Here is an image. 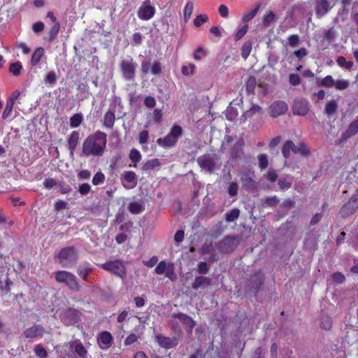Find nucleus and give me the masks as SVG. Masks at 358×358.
<instances>
[{
    "instance_id": "ddd939ff",
    "label": "nucleus",
    "mask_w": 358,
    "mask_h": 358,
    "mask_svg": "<svg viewBox=\"0 0 358 358\" xmlns=\"http://www.w3.org/2000/svg\"><path fill=\"white\" fill-rule=\"evenodd\" d=\"M155 13V7L144 2L138 8L137 15L142 20H149L154 16Z\"/></svg>"
},
{
    "instance_id": "c9c22d12",
    "label": "nucleus",
    "mask_w": 358,
    "mask_h": 358,
    "mask_svg": "<svg viewBox=\"0 0 358 358\" xmlns=\"http://www.w3.org/2000/svg\"><path fill=\"white\" fill-rule=\"evenodd\" d=\"M252 50L251 41H246L243 43L241 48V56L244 59H246L250 55Z\"/></svg>"
},
{
    "instance_id": "412c9836",
    "label": "nucleus",
    "mask_w": 358,
    "mask_h": 358,
    "mask_svg": "<svg viewBox=\"0 0 358 358\" xmlns=\"http://www.w3.org/2000/svg\"><path fill=\"white\" fill-rule=\"evenodd\" d=\"M113 341V337L110 332L103 331L98 337V343L101 349L108 348Z\"/></svg>"
},
{
    "instance_id": "9d476101",
    "label": "nucleus",
    "mask_w": 358,
    "mask_h": 358,
    "mask_svg": "<svg viewBox=\"0 0 358 358\" xmlns=\"http://www.w3.org/2000/svg\"><path fill=\"white\" fill-rule=\"evenodd\" d=\"M120 180L123 187L128 189L134 188L138 182L136 174L131 171L123 172L120 176Z\"/></svg>"
},
{
    "instance_id": "7c9ffc66",
    "label": "nucleus",
    "mask_w": 358,
    "mask_h": 358,
    "mask_svg": "<svg viewBox=\"0 0 358 358\" xmlns=\"http://www.w3.org/2000/svg\"><path fill=\"white\" fill-rule=\"evenodd\" d=\"M292 178L288 176L280 178L278 181L280 188L283 190L289 189L292 185Z\"/></svg>"
},
{
    "instance_id": "603ef678",
    "label": "nucleus",
    "mask_w": 358,
    "mask_h": 358,
    "mask_svg": "<svg viewBox=\"0 0 358 358\" xmlns=\"http://www.w3.org/2000/svg\"><path fill=\"white\" fill-rule=\"evenodd\" d=\"M207 55V52L202 48H197L194 52V58L196 60H201Z\"/></svg>"
},
{
    "instance_id": "a19ab883",
    "label": "nucleus",
    "mask_w": 358,
    "mask_h": 358,
    "mask_svg": "<svg viewBox=\"0 0 358 358\" xmlns=\"http://www.w3.org/2000/svg\"><path fill=\"white\" fill-rule=\"evenodd\" d=\"M320 325L323 329L329 330L332 327V320L329 316H322Z\"/></svg>"
},
{
    "instance_id": "4c0bfd02",
    "label": "nucleus",
    "mask_w": 358,
    "mask_h": 358,
    "mask_svg": "<svg viewBox=\"0 0 358 358\" xmlns=\"http://www.w3.org/2000/svg\"><path fill=\"white\" fill-rule=\"evenodd\" d=\"M336 62L341 67L345 68L347 69H351L353 66V62L351 61H347L343 56L338 57Z\"/></svg>"
},
{
    "instance_id": "a211bd4d",
    "label": "nucleus",
    "mask_w": 358,
    "mask_h": 358,
    "mask_svg": "<svg viewBox=\"0 0 358 358\" xmlns=\"http://www.w3.org/2000/svg\"><path fill=\"white\" fill-rule=\"evenodd\" d=\"M331 8L328 0H319L315 6V13L318 17L325 15Z\"/></svg>"
},
{
    "instance_id": "c85d7f7f",
    "label": "nucleus",
    "mask_w": 358,
    "mask_h": 358,
    "mask_svg": "<svg viewBox=\"0 0 358 358\" xmlns=\"http://www.w3.org/2000/svg\"><path fill=\"white\" fill-rule=\"evenodd\" d=\"M43 55H44V50L43 48H36L31 56V65L32 66L37 65L40 62L41 59L42 58Z\"/></svg>"
},
{
    "instance_id": "49530a36",
    "label": "nucleus",
    "mask_w": 358,
    "mask_h": 358,
    "mask_svg": "<svg viewBox=\"0 0 358 358\" xmlns=\"http://www.w3.org/2000/svg\"><path fill=\"white\" fill-rule=\"evenodd\" d=\"M257 85V81L255 77H249L246 82V90L249 93H253Z\"/></svg>"
},
{
    "instance_id": "b1692460",
    "label": "nucleus",
    "mask_w": 358,
    "mask_h": 358,
    "mask_svg": "<svg viewBox=\"0 0 358 358\" xmlns=\"http://www.w3.org/2000/svg\"><path fill=\"white\" fill-rule=\"evenodd\" d=\"M79 132L76 131H73L71 132L69 140H68V146L70 150L71 156H73L74 151L77 147L79 140Z\"/></svg>"
},
{
    "instance_id": "1a4fd4ad",
    "label": "nucleus",
    "mask_w": 358,
    "mask_h": 358,
    "mask_svg": "<svg viewBox=\"0 0 358 358\" xmlns=\"http://www.w3.org/2000/svg\"><path fill=\"white\" fill-rule=\"evenodd\" d=\"M58 259L62 266L68 267L76 260V253L73 248H63L58 254Z\"/></svg>"
},
{
    "instance_id": "dca6fc26",
    "label": "nucleus",
    "mask_w": 358,
    "mask_h": 358,
    "mask_svg": "<svg viewBox=\"0 0 358 358\" xmlns=\"http://www.w3.org/2000/svg\"><path fill=\"white\" fill-rule=\"evenodd\" d=\"M11 285H13V282L10 280L8 273H4L0 270V294H8L10 290Z\"/></svg>"
},
{
    "instance_id": "c03bdc74",
    "label": "nucleus",
    "mask_w": 358,
    "mask_h": 358,
    "mask_svg": "<svg viewBox=\"0 0 358 358\" xmlns=\"http://www.w3.org/2000/svg\"><path fill=\"white\" fill-rule=\"evenodd\" d=\"M129 159L136 165L141 159V155L140 152L136 149H132L129 153Z\"/></svg>"
},
{
    "instance_id": "aec40b11",
    "label": "nucleus",
    "mask_w": 358,
    "mask_h": 358,
    "mask_svg": "<svg viewBox=\"0 0 358 358\" xmlns=\"http://www.w3.org/2000/svg\"><path fill=\"white\" fill-rule=\"evenodd\" d=\"M358 132V119L352 121L348 127L347 129L342 134L341 140L346 141L350 137L355 136Z\"/></svg>"
},
{
    "instance_id": "052dcab7",
    "label": "nucleus",
    "mask_w": 358,
    "mask_h": 358,
    "mask_svg": "<svg viewBox=\"0 0 358 358\" xmlns=\"http://www.w3.org/2000/svg\"><path fill=\"white\" fill-rule=\"evenodd\" d=\"M59 23L55 22L50 30V40H53L57 36L59 31Z\"/></svg>"
},
{
    "instance_id": "7ed1b4c3",
    "label": "nucleus",
    "mask_w": 358,
    "mask_h": 358,
    "mask_svg": "<svg viewBox=\"0 0 358 358\" xmlns=\"http://www.w3.org/2000/svg\"><path fill=\"white\" fill-rule=\"evenodd\" d=\"M182 134V129L178 125H174L169 133L164 138H159L157 143L164 148L173 147Z\"/></svg>"
},
{
    "instance_id": "680f3d73",
    "label": "nucleus",
    "mask_w": 358,
    "mask_h": 358,
    "mask_svg": "<svg viewBox=\"0 0 358 358\" xmlns=\"http://www.w3.org/2000/svg\"><path fill=\"white\" fill-rule=\"evenodd\" d=\"M105 176L101 172H97L93 177L92 183L94 185H98L103 182Z\"/></svg>"
},
{
    "instance_id": "79ce46f5",
    "label": "nucleus",
    "mask_w": 358,
    "mask_h": 358,
    "mask_svg": "<svg viewBox=\"0 0 358 358\" xmlns=\"http://www.w3.org/2000/svg\"><path fill=\"white\" fill-rule=\"evenodd\" d=\"M168 267L169 264H167L165 261H161L156 266L155 271L158 275H162L164 274L167 271Z\"/></svg>"
},
{
    "instance_id": "4be33fe9",
    "label": "nucleus",
    "mask_w": 358,
    "mask_h": 358,
    "mask_svg": "<svg viewBox=\"0 0 358 358\" xmlns=\"http://www.w3.org/2000/svg\"><path fill=\"white\" fill-rule=\"evenodd\" d=\"M157 342L158 344L164 348H171L176 346L178 341L175 338H169L164 336L159 335L156 337Z\"/></svg>"
},
{
    "instance_id": "a18cd8bd",
    "label": "nucleus",
    "mask_w": 358,
    "mask_h": 358,
    "mask_svg": "<svg viewBox=\"0 0 358 358\" xmlns=\"http://www.w3.org/2000/svg\"><path fill=\"white\" fill-rule=\"evenodd\" d=\"M259 166L261 169H265L268 165V160L267 155L265 154H260L257 156Z\"/></svg>"
},
{
    "instance_id": "58836bf2",
    "label": "nucleus",
    "mask_w": 358,
    "mask_h": 358,
    "mask_svg": "<svg viewBox=\"0 0 358 358\" xmlns=\"http://www.w3.org/2000/svg\"><path fill=\"white\" fill-rule=\"evenodd\" d=\"M22 69V66L20 62L12 63L9 66L10 72L15 76L20 75Z\"/></svg>"
},
{
    "instance_id": "0eeeda50",
    "label": "nucleus",
    "mask_w": 358,
    "mask_h": 358,
    "mask_svg": "<svg viewBox=\"0 0 358 358\" xmlns=\"http://www.w3.org/2000/svg\"><path fill=\"white\" fill-rule=\"evenodd\" d=\"M101 267L121 278H123L126 275L124 266L120 260L107 262L101 264Z\"/></svg>"
},
{
    "instance_id": "6ab92c4d",
    "label": "nucleus",
    "mask_w": 358,
    "mask_h": 358,
    "mask_svg": "<svg viewBox=\"0 0 358 358\" xmlns=\"http://www.w3.org/2000/svg\"><path fill=\"white\" fill-rule=\"evenodd\" d=\"M93 271L92 266L87 262L80 264L78 268V274L86 282H92L88 275Z\"/></svg>"
},
{
    "instance_id": "f704fd0d",
    "label": "nucleus",
    "mask_w": 358,
    "mask_h": 358,
    "mask_svg": "<svg viewBox=\"0 0 358 358\" xmlns=\"http://www.w3.org/2000/svg\"><path fill=\"white\" fill-rule=\"evenodd\" d=\"M240 211L238 208H234L229 212H227L225 215L226 221L228 222H231L235 221L239 216Z\"/></svg>"
},
{
    "instance_id": "f8f14e48",
    "label": "nucleus",
    "mask_w": 358,
    "mask_h": 358,
    "mask_svg": "<svg viewBox=\"0 0 358 358\" xmlns=\"http://www.w3.org/2000/svg\"><path fill=\"white\" fill-rule=\"evenodd\" d=\"M217 249L223 252L228 253L236 247V241L234 237L227 236L217 244Z\"/></svg>"
},
{
    "instance_id": "c756f323",
    "label": "nucleus",
    "mask_w": 358,
    "mask_h": 358,
    "mask_svg": "<svg viewBox=\"0 0 358 358\" xmlns=\"http://www.w3.org/2000/svg\"><path fill=\"white\" fill-rule=\"evenodd\" d=\"M337 108H338V103H337L336 101H335L334 99H332L331 101H329L327 103V104L325 106V108H324V113L327 115L331 116L336 113Z\"/></svg>"
},
{
    "instance_id": "f3484780",
    "label": "nucleus",
    "mask_w": 358,
    "mask_h": 358,
    "mask_svg": "<svg viewBox=\"0 0 358 358\" xmlns=\"http://www.w3.org/2000/svg\"><path fill=\"white\" fill-rule=\"evenodd\" d=\"M44 332V329L41 326L35 325L27 329L23 332L22 336L25 338H36L41 337Z\"/></svg>"
},
{
    "instance_id": "4d7b16f0",
    "label": "nucleus",
    "mask_w": 358,
    "mask_h": 358,
    "mask_svg": "<svg viewBox=\"0 0 358 358\" xmlns=\"http://www.w3.org/2000/svg\"><path fill=\"white\" fill-rule=\"evenodd\" d=\"M164 274L166 275V277L171 280H175L176 279L177 275L174 272V266L173 264H169L168 269Z\"/></svg>"
},
{
    "instance_id": "69168bd1",
    "label": "nucleus",
    "mask_w": 358,
    "mask_h": 358,
    "mask_svg": "<svg viewBox=\"0 0 358 358\" xmlns=\"http://www.w3.org/2000/svg\"><path fill=\"white\" fill-rule=\"evenodd\" d=\"M261 110V108L257 105H252V107L244 113L245 117H250L255 113H259Z\"/></svg>"
},
{
    "instance_id": "8fccbe9b",
    "label": "nucleus",
    "mask_w": 358,
    "mask_h": 358,
    "mask_svg": "<svg viewBox=\"0 0 358 358\" xmlns=\"http://www.w3.org/2000/svg\"><path fill=\"white\" fill-rule=\"evenodd\" d=\"M350 83L347 80H338L335 81L334 86L338 90H344L349 87Z\"/></svg>"
},
{
    "instance_id": "a878e982",
    "label": "nucleus",
    "mask_w": 358,
    "mask_h": 358,
    "mask_svg": "<svg viewBox=\"0 0 358 358\" xmlns=\"http://www.w3.org/2000/svg\"><path fill=\"white\" fill-rule=\"evenodd\" d=\"M115 120V110L110 108L109 110L104 115L103 124L106 127L112 128L113 127Z\"/></svg>"
},
{
    "instance_id": "774afa93",
    "label": "nucleus",
    "mask_w": 358,
    "mask_h": 358,
    "mask_svg": "<svg viewBox=\"0 0 358 358\" xmlns=\"http://www.w3.org/2000/svg\"><path fill=\"white\" fill-rule=\"evenodd\" d=\"M197 270L201 274H206L209 271V268L206 262H201L198 264Z\"/></svg>"
},
{
    "instance_id": "393cba45",
    "label": "nucleus",
    "mask_w": 358,
    "mask_h": 358,
    "mask_svg": "<svg viewBox=\"0 0 358 358\" xmlns=\"http://www.w3.org/2000/svg\"><path fill=\"white\" fill-rule=\"evenodd\" d=\"M71 347L74 348L80 358H87V351L79 340L73 341L71 343Z\"/></svg>"
},
{
    "instance_id": "f03ea898",
    "label": "nucleus",
    "mask_w": 358,
    "mask_h": 358,
    "mask_svg": "<svg viewBox=\"0 0 358 358\" xmlns=\"http://www.w3.org/2000/svg\"><path fill=\"white\" fill-rule=\"evenodd\" d=\"M137 64L130 56L121 60L120 63V69L122 78L126 81L134 80Z\"/></svg>"
},
{
    "instance_id": "2eb2a0df",
    "label": "nucleus",
    "mask_w": 358,
    "mask_h": 358,
    "mask_svg": "<svg viewBox=\"0 0 358 358\" xmlns=\"http://www.w3.org/2000/svg\"><path fill=\"white\" fill-rule=\"evenodd\" d=\"M292 110L294 114L298 115H305L309 111L308 102L305 99L296 100L294 102Z\"/></svg>"
},
{
    "instance_id": "6e6d98bb",
    "label": "nucleus",
    "mask_w": 358,
    "mask_h": 358,
    "mask_svg": "<svg viewBox=\"0 0 358 358\" xmlns=\"http://www.w3.org/2000/svg\"><path fill=\"white\" fill-rule=\"evenodd\" d=\"M248 30V26L246 24L243 26L241 28H240L235 34V36H234L235 41L241 40L244 36V35L247 33Z\"/></svg>"
},
{
    "instance_id": "2f4dec72",
    "label": "nucleus",
    "mask_w": 358,
    "mask_h": 358,
    "mask_svg": "<svg viewBox=\"0 0 358 358\" xmlns=\"http://www.w3.org/2000/svg\"><path fill=\"white\" fill-rule=\"evenodd\" d=\"M159 165H160V162L158 159H152L146 161L143 164V165L142 166V169L143 171H148V170L154 169L155 168L159 166Z\"/></svg>"
},
{
    "instance_id": "13d9d810",
    "label": "nucleus",
    "mask_w": 358,
    "mask_h": 358,
    "mask_svg": "<svg viewBox=\"0 0 358 358\" xmlns=\"http://www.w3.org/2000/svg\"><path fill=\"white\" fill-rule=\"evenodd\" d=\"M299 36L296 34H293L288 38V44L292 48H296L299 44Z\"/></svg>"
},
{
    "instance_id": "ea45409f",
    "label": "nucleus",
    "mask_w": 358,
    "mask_h": 358,
    "mask_svg": "<svg viewBox=\"0 0 358 358\" xmlns=\"http://www.w3.org/2000/svg\"><path fill=\"white\" fill-rule=\"evenodd\" d=\"M83 121V117L80 114H75L70 118V126L72 128L78 127Z\"/></svg>"
},
{
    "instance_id": "39448f33",
    "label": "nucleus",
    "mask_w": 358,
    "mask_h": 358,
    "mask_svg": "<svg viewBox=\"0 0 358 358\" xmlns=\"http://www.w3.org/2000/svg\"><path fill=\"white\" fill-rule=\"evenodd\" d=\"M218 161L219 158L215 154L205 155L197 159V163L200 167L210 173L220 168V165L218 164Z\"/></svg>"
},
{
    "instance_id": "338daca9",
    "label": "nucleus",
    "mask_w": 358,
    "mask_h": 358,
    "mask_svg": "<svg viewBox=\"0 0 358 358\" xmlns=\"http://www.w3.org/2000/svg\"><path fill=\"white\" fill-rule=\"evenodd\" d=\"M238 115L236 110L232 107L228 108L226 112V117L227 120H233Z\"/></svg>"
},
{
    "instance_id": "e2e57ef3",
    "label": "nucleus",
    "mask_w": 358,
    "mask_h": 358,
    "mask_svg": "<svg viewBox=\"0 0 358 358\" xmlns=\"http://www.w3.org/2000/svg\"><path fill=\"white\" fill-rule=\"evenodd\" d=\"M150 62L148 59H144L141 62V69L144 76L147 75L150 71Z\"/></svg>"
},
{
    "instance_id": "09e8293b",
    "label": "nucleus",
    "mask_w": 358,
    "mask_h": 358,
    "mask_svg": "<svg viewBox=\"0 0 358 358\" xmlns=\"http://www.w3.org/2000/svg\"><path fill=\"white\" fill-rule=\"evenodd\" d=\"M150 73L152 75L157 76L162 73L161 63L159 61H155L150 68Z\"/></svg>"
},
{
    "instance_id": "0e129e2a",
    "label": "nucleus",
    "mask_w": 358,
    "mask_h": 358,
    "mask_svg": "<svg viewBox=\"0 0 358 358\" xmlns=\"http://www.w3.org/2000/svg\"><path fill=\"white\" fill-rule=\"evenodd\" d=\"M289 82L293 86L299 85L301 83V78L298 74L291 73L289 76Z\"/></svg>"
},
{
    "instance_id": "f257e3e1",
    "label": "nucleus",
    "mask_w": 358,
    "mask_h": 358,
    "mask_svg": "<svg viewBox=\"0 0 358 358\" xmlns=\"http://www.w3.org/2000/svg\"><path fill=\"white\" fill-rule=\"evenodd\" d=\"M106 134L101 131H96L90 135L84 141L82 146V154L85 157H101L103 155L106 148Z\"/></svg>"
},
{
    "instance_id": "de8ad7c7",
    "label": "nucleus",
    "mask_w": 358,
    "mask_h": 358,
    "mask_svg": "<svg viewBox=\"0 0 358 358\" xmlns=\"http://www.w3.org/2000/svg\"><path fill=\"white\" fill-rule=\"evenodd\" d=\"M238 191V185L236 182H231L229 183L227 192L230 196H236Z\"/></svg>"
},
{
    "instance_id": "3c124183",
    "label": "nucleus",
    "mask_w": 358,
    "mask_h": 358,
    "mask_svg": "<svg viewBox=\"0 0 358 358\" xmlns=\"http://www.w3.org/2000/svg\"><path fill=\"white\" fill-rule=\"evenodd\" d=\"M291 148H292L291 141H287L285 143L283 148L282 149V153L286 159H288L290 156V152L292 151Z\"/></svg>"
},
{
    "instance_id": "e433bc0d",
    "label": "nucleus",
    "mask_w": 358,
    "mask_h": 358,
    "mask_svg": "<svg viewBox=\"0 0 358 358\" xmlns=\"http://www.w3.org/2000/svg\"><path fill=\"white\" fill-rule=\"evenodd\" d=\"M57 76L55 71H50L47 73L44 78V82L46 85H53L56 83Z\"/></svg>"
},
{
    "instance_id": "72a5a7b5",
    "label": "nucleus",
    "mask_w": 358,
    "mask_h": 358,
    "mask_svg": "<svg viewBox=\"0 0 358 358\" xmlns=\"http://www.w3.org/2000/svg\"><path fill=\"white\" fill-rule=\"evenodd\" d=\"M259 8L260 5H257L253 10L245 13L243 15L242 21L245 23H247L251 20H252L257 15L258 10H259Z\"/></svg>"
},
{
    "instance_id": "bb28decb",
    "label": "nucleus",
    "mask_w": 358,
    "mask_h": 358,
    "mask_svg": "<svg viewBox=\"0 0 358 358\" xmlns=\"http://www.w3.org/2000/svg\"><path fill=\"white\" fill-rule=\"evenodd\" d=\"M292 144V152L295 154H300L302 156L306 157L309 154V151L305 145L300 143L299 145H295L292 141H291Z\"/></svg>"
},
{
    "instance_id": "4468645a",
    "label": "nucleus",
    "mask_w": 358,
    "mask_h": 358,
    "mask_svg": "<svg viewBox=\"0 0 358 358\" xmlns=\"http://www.w3.org/2000/svg\"><path fill=\"white\" fill-rule=\"evenodd\" d=\"M288 107L285 102L277 101L270 106L268 113L271 117H277L285 113Z\"/></svg>"
},
{
    "instance_id": "6e6552de",
    "label": "nucleus",
    "mask_w": 358,
    "mask_h": 358,
    "mask_svg": "<svg viewBox=\"0 0 358 358\" xmlns=\"http://www.w3.org/2000/svg\"><path fill=\"white\" fill-rule=\"evenodd\" d=\"M240 180L243 187L246 190H253L256 188L255 174L254 171L244 170L239 173Z\"/></svg>"
},
{
    "instance_id": "9b49d317",
    "label": "nucleus",
    "mask_w": 358,
    "mask_h": 358,
    "mask_svg": "<svg viewBox=\"0 0 358 358\" xmlns=\"http://www.w3.org/2000/svg\"><path fill=\"white\" fill-rule=\"evenodd\" d=\"M61 320L67 326L75 324L80 320L79 313L74 309H68L62 313Z\"/></svg>"
},
{
    "instance_id": "cd10ccee",
    "label": "nucleus",
    "mask_w": 358,
    "mask_h": 358,
    "mask_svg": "<svg viewBox=\"0 0 358 358\" xmlns=\"http://www.w3.org/2000/svg\"><path fill=\"white\" fill-rule=\"evenodd\" d=\"M128 210L132 214H139L144 210V206L142 202L132 201L129 204Z\"/></svg>"
},
{
    "instance_id": "473e14b6",
    "label": "nucleus",
    "mask_w": 358,
    "mask_h": 358,
    "mask_svg": "<svg viewBox=\"0 0 358 358\" xmlns=\"http://www.w3.org/2000/svg\"><path fill=\"white\" fill-rule=\"evenodd\" d=\"M193 9H194L193 3L191 1L187 2L184 8V11H183L185 22H187L189 20L191 15L193 13Z\"/></svg>"
},
{
    "instance_id": "37998d69",
    "label": "nucleus",
    "mask_w": 358,
    "mask_h": 358,
    "mask_svg": "<svg viewBox=\"0 0 358 358\" xmlns=\"http://www.w3.org/2000/svg\"><path fill=\"white\" fill-rule=\"evenodd\" d=\"M335 80H334L331 76H327L324 77L319 83V85L325 87H331L334 86Z\"/></svg>"
},
{
    "instance_id": "423d86ee",
    "label": "nucleus",
    "mask_w": 358,
    "mask_h": 358,
    "mask_svg": "<svg viewBox=\"0 0 358 358\" xmlns=\"http://www.w3.org/2000/svg\"><path fill=\"white\" fill-rule=\"evenodd\" d=\"M358 209V190L351 196L349 201L339 210L342 217H346L354 214Z\"/></svg>"
},
{
    "instance_id": "bf43d9fd",
    "label": "nucleus",
    "mask_w": 358,
    "mask_h": 358,
    "mask_svg": "<svg viewBox=\"0 0 358 358\" xmlns=\"http://www.w3.org/2000/svg\"><path fill=\"white\" fill-rule=\"evenodd\" d=\"M13 105L14 104L12 103V101H6V107H5V108L3 111V114H2V117L3 119L7 118L10 115V114L13 110Z\"/></svg>"
},
{
    "instance_id": "5701e85b",
    "label": "nucleus",
    "mask_w": 358,
    "mask_h": 358,
    "mask_svg": "<svg viewBox=\"0 0 358 358\" xmlns=\"http://www.w3.org/2000/svg\"><path fill=\"white\" fill-rule=\"evenodd\" d=\"M211 284V279L204 276H198L194 279L192 285V287L194 289H198L199 288H204L209 286Z\"/></svg>"
},
{
    "instance_id": "5fc2aeb1",
    "label": "nucleus",
    "mask_w": 358,
    "mask_h": 358,
    "mask_svg": "<svg viewBox=\"0 0 358 358\" xmlns=\"http://www.w3.org/2000/svg\"><path fill=\"white\" fill-rule=\"evenodd\" d=\"M196 66L193 64H189L187 66L182 67V73L185 76L192 75L194 73Z\"/></svg>"
},
{
    "instance_id": "864d4df0",
    "label": "nucleus",
    "mask_w": 358,
    "mask_h": 358,
    "mask_svg": "<svg viewBox=\"0 0 358 358\" xmlns=\"http://www.w3.org/2000/svg\"><path fill=\"white\" fill-rule=\"evenodd\" d=\"M208 20V17L206 15H199L196 17V18L194 20V24L195 27H199L202 24L206 22Z\"/></svg>"
},
{
    "instance_id": "20e7f679",
    "label": "nucleus",
    "mask_w": 358,
    "mask_h": 358,
    "mask_svg": "<svg viewBox=\"0 0 358 358\" xmlns=\"http://www.w3.org/2000/svg\"><path fill=\"white\" fill-rule=\"evenodd\" d=\"M55 278L58 282L66 284L70 289L76 292L80 290V286L73 273L66 271H59L55 273Z\"/></svg>"
}]
</instances>
